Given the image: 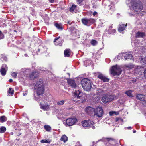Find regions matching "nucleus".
Segmentation results:
<instances>
[{
    "mask_svg": "<svg viewBox=\"0 0 146 146\" xmlns=\"http://www.w3.org/2000/svg\"><path fill=\"white\" fill-rule=\"evenodd\" d=\"M74 96L75 99L73 100L78 103H83L86 98V94L81 93L78 90L74 92Z\"/></svg>",
    "mask_w": 146,
    "mask_h": 146,
    "instance_id": "nucleus-1",
    "label": "nucleus"
},
{
    "mask_svg": "<svg viewBox=\"0 0 146 146\" xmlns=\"http://www.w3.org/2000/svg\"><path fill=\"white\" fill-rule=\"evenodd\" d=\"M82 86L83 89L86 91L90 90L92 87V84L88 78H84L81 81Z\"/></svg>",
    "mask_w": 146,
    "mask_h": 146,
    "instance_id": "nucleus-2",
    "label": "nucleus"
},
{
    "mask_svg": "<svg viewBox=\"0 0 146 146\" xmlns=\"http://www.w3.org/2000/svg\"><path fill=\"white\" fill-rule=\"evenodd\" d=\"M115 97V96L109 94H104L102 97V101L104 103L106 104L114 100Z\"/></svg>",
    "mask_w": 146,
    "mask_h": 146,
    "instance_id": "nucleus-3",
    "label": "nucleus"
},
{
    "mask_svg": "<svg viewBox=\"0 0 146 146\" xmlns=\"http://www.w3.org/2000/svg\"><path fill=\"white\" fill-rule=\"evenodd\" d=\"M111 74L113 75H119L121 74L122 70L120 66L116 65L113 66L110 69Z\"/></svg>",
    "mask_w": 146,
    "mask_h": 146,
    "instance_id": "nucleus-4",
    "label": "nucleus"
},
{
    "mask_svg": "<svg viewBox=\"0 0 146 146\" xmlns=\"http://www.w3.org/2000/svg\"><path fill=\"white\" fill-rule=\"evenodd\" d=\"M34 88L36 90L38 96L42 95L44 93V86L39 87L38 85L37 84L35 86Z\"/></svg>",
    "mask_w": 146,
    "mask_h": 146,
    "instance_id": "nucleus-5",
    "label": "nucleus"
},
{
    "mask_svg": "<svg viewBox=\"0 0 146 146\" xmlns=\"http://www.w3.org/2000/svg\"><path fill=\"white\" fill-rule=\"evenodd\" d=\"M82 21L83 23L85 25L89 26L90 25L95 22V20L92 19H82Z\"/></svg>",
    "mask_w": 146,
    "mask_h": 146,
    "instance_id": "nucleus-6",
    "label": "nucleus"
},
{
    "mask_svg": "<svg viewBox=\"0 0 146 146\" xmlns=\"http://www.w3.org/2000/svg\"><path fill=\"white\" fill-rule=\"evenodd\" d=\"M103 111L102 108L100 106L98 107L95 110V115L98 117H100L103 115Z\"/></svg>",
    "mask_w": 146,
    "mask_h": 146,
    "instance_id": "nucleus-7",
    "label": "nucleus"
},
{
    "mask_svg": "<svg viewBox=\"0 0 146 146\" xmlns=\"http://www.w3.org/2000/svg\"><path fill=\"white\" fill-rule=\"evenodd\" d=\"M94 124V122L90 120H84L82 122V125L84 127H89Z\"/></svg>",
    "mask_w": 146,
    "mask_h": 146,
    "instance_id": "nucleus-8",
    "label": "nucleus"
},
{
    "mask_svg": "<svg viewBox=\"0 0 146 146\" xmlns=\"http://www.w3.org/2000/svg\"><path fill=\"white\" fill-rule=\"evenodd\" d=\"M76 121V118H69L66 119V123L68 126H72L75 123Z\"/></svg>",
    "mask_w": 146,
    "mask_h": 146,
    "instance_id": "nucleus-9",
    "label": "nucleus"
},
{
    "mask_svg": "<svg viewBox=\"0 0 146 146\" xmlns=\"http://www.w3.org/2000/svg\"><path fill=\"white\" fill-rule=\"evenodd\" d=\"M86 111L88 115H95V110L93 108L91 107H88L86 108Z\"/></svg>",
    "mask_w": 146,
    "mask_h": 146,
    "instance_id": "nucleus-10",
    "label": "nucleus"
},
{
    "mask_svg": "<svg viewBox=\"0 0 146 146\" xmlns=\"http://www.w3.org/2000/svg\"><path fill=\"white\" fill-rule=\"evenodd\" d=\"M7 67L5 64H3L0 70V72L2 76H5L6 74Z\"/></svg>",
    "mask_w": 146,
    "mask_h": 146,
    "instance_id": "nucleus-11",
    "label": "nucleus"
},
{
    "mask_svg": "<svg viewBox=\"0 0 146 146\" xmlns=\"http://www.w3.org/2000/svg\"><path fill=\"white\" fill-rule=\"evenodd\" d=\"M67 82L68 84L72 87L75 88L76 87V84L74 80L70 79H68Z\"/></svg>",
    "mask_w": 146,
    "mask_h": 146,
    "instance_id": "nucleus-12",
    "label": "nucleus"
},
{
    "mask_svg": "<svg viewBox=\"0 0 146 146\" xmlns=\"http://www.w3.org/2000/svg\"><path fill=\"white\" fill-rule=\"evenodd\" d=\"M137 98L141 101L146 100V96L142 94H138L136 96Z\"/></svg>",
    "mask_w": 146,
    "mask_h": 146,
    "instance_id": "nucleus-13",
    "label": "nucleus"
},
{
    "mask_svg": "<svg viewBox=\"0 0 146 146\" xmlns=\"http://www.w3.org/2000/svg\"><path fill=\"white\" fill-rule=\"evenodd\" d=\"M144 68L143 67L140 66H137V68L135 69V72L140 74L143 72Z\"/></svg>",
    "mask_w": 146,
    "mask_h": 146,
    "instance_id": "nucleus-14",
    "label": "nucleus"
},
{
    "mask_svg": "<svg viewBox=\"0 0 146 146\" xmlns=\"http://www.w3.org/2000/svg\"><path fill=\"white\" fill-rule=\"evenodd\" d=\"M98 77L102 80L104 82H108L109 81V79L105 77L102 74H99L98 76Z\"/></svg>",
    "mask_w": 146,
    "mask_h": 146,
    "instance_id": "nucleus-15",
    "label": "nucleus"
},
{
    "mask_svg": "<svg viewBox=\"0 0 146 146\" xmlns=\"http://www.w3.org/2000/svg\"><path fill=\"white\" fill-rule=\"evenodd\" d=\"M127 24H126L125 25L123 24H119L118 29V31H122L124 30L127 26Z\"/></svg>",
    "mask_w": 146,
    "mask_h": 146,
    "instance_id": "nucleus-16",
    "label": "nucleus"
},
{
    "mask_svg": "<svg viewBox=\"0 0 146 146\" xmlns=\"http://www.w3.org/2000/svg\"><path fill=\"white\" fill-rule=\"evenodd\" d=\"M40 108L45 111L49 110L50 109L49 106L48 105H41Z\"/></svg>",
    "mask_w": 146,
    "mask_h": 146,
    "instance_id": "nucleus-17",
    "label": "nucleus"
},
{
    "mask_svg": "<svg viewBox=\"0 0 146 146\" xmlns=\"http://www.w3.org/2000/svg\"><path fill=\"white\" fill-rule=\"evenodd\" d=\"M145 35V34L143 32H138L136 33L135 36L137 38H142Z\"/></svg>",
    "mask_w": 146,
    "mask_h": 146,
    "instance_id": "nucleus-18",
    "label": "nucleus"
},
{
    "mask_svg": "<svg viewBox=\"0 0 146 146\" xmlns=\"http://www.w3.org/2000/svg\"><path fill=\"white\" fill-rule=\"evenodd\" d=\"M37 84L38 85L39 87L44 86L43 84V80L42 79H39L37 81L36 84L35 85H36Z\"/></svg>",
    "mask_w": 146,
    "mask_h": 146,
    "instance_id": "nucleus-19",
    "label": "nucleus"
},
{
    "mask_svg": "<svg viewBox=\"0 0 146 146\" xmlns=\"http://www.w3.org/2000/svg\"><path fill=\"white\" fill-rule=\"evenodd\" d=\"M132 55L130 52L126 53V54L124 56L125 60L132 58Z\"/></svg>",
    "mask_w": 146,
    "mask_h": 146,
    "instance_id": "nucleus-20",
    "label": "nucleus"
},
{
    "mask_svg": "<svg viewBox=\"0 0 146 146\" xmlns=\"http://www.w3.org/2000/svg\"><path fill=\"white\" fill-rule=\"evenodd\" d=\"M76 5H73L70 8V12L72 13H76V11H75L76 9Z\"/></svg>",
    "mask_w": 146,
    "mask_h": 146,
    "instance_id": "nucleus-21",
    "label": "nucleus"
},
{
    "mask_svg": "<svg viewBox=\"0 0 146 146\" xmlns=\"http://www.w3.org/2000/svg\"><path fill=\"white\" fill-rule=\"evenodd\" d=\"M70 50L67 49L65 50L64 51V55L65 57H68L70 56Z\"/></svg>",
    "mask_w": 146,
    "mask_h": 146,
    "instance_id": "nucleus-22",
    "label": "nucleus"
},
{
    "mask_svg": "<svg viewBox=\"0 0 146 146\" xmlns=\"http://www.w3.org/2000/svg\"><path fill=\"white\" fill-rule=\"evenodd\" d=\"M104 93V91L100 89H97V94L98 95H101Z\"/></svg>",
    "mask_w": 146,
    "mask_h": 146,
    "instance_id": "nucleus-23",
    "label": "nucleus"
},
{
    "mask_svg": "<svg viewBox=\"0 0 146 146\" xmlns=\"http://www.w3.org/2000/svg\"><path fill=\"white\" fill-rule=\"evenodd\" d=\"M67 140L68 138L65 135H63L60 139L61 141H63L64 142L66 141Z\"/></svg>",
    "mask_w": 146,
    "mask_h": 146,
    "instance_id": "nucleus-24",
    "label": "nucleus"
},
{
    "mask_svg": "<svg viewBox=\"0 0 146 146\" xmlns=\"http://www.w3.org/2000/svg\"><path fill=\"white\" fill-rule=\"evenodd\" d=\"M132 91L131 90H128L125 92V93L129 96L130 97H133L131 94Z\"/></svg>",
    "mask_w": 146,
    "mask_h": 146,
    "instance_id": "nucleus-25",
    "label": "nucleus"
},
{
    "mask_svg": "<svg viewBox=\"0 0 146 146\" xmlns=\"http://www.w3.org/2000/svg\"><path fill=\"white\" fill-rule=\"evenodd\" d=\"M6 131V128L5 127L2 126L0 128V133H4Z\"/></svg>",
    "mask_w": 146,
    "mask_h": 146,
    "instance_id": "nucleus-26",
    "label": "nucleus"
},
{
    "mask_svg": "<svg viewBox=\"0 0 146 146\" xmlns=\"http://www.w3.org/2000/svg\"><path fill=\"white\" fill-rule=\"evenodd\" d=\"M139 60L141 64L143 65H144V64H145L146 61L145 59L143 58H140Z\"/></svg>",
    "mask_w": 146,
    "mask_h": 146,
    "instance_id": "nucleus-27",
    "label": "nucleus"
},
{
    "mask_svg": "<svg viewBox=\"0 0 146 146\" xmlns=\"http://www.w3.org/2000/svg\"><path fill=\"white\" fill-rule=\"evenodd\" d=\"M44 128L47 131H49L51 130V127L49 125H45Z\"/></svg>",
    "mask_w": 146,
    "mask_h": 146,
    "instance_id": "nucleus-28",
    "label": "nucleus"
},
{
    "mask_svg": "<svg viewBox=\"0 0 146 146\" xmlns=\"http://www.w3.org/2000/svg\"><path fill=\"white\" fill-rule=\"evenodd\" d=\"M55 26L58 29H62V27L61 25L58 23H56L55 25Z\"/></svg>",
    "mask_w": 146,
    "mask_h": 146,
    "instance_id": "nucleus-29",
    "label": "nucleus"
},
{
    "mask_svg": "<svg viewBox=\"0 0 146 146\" xmlns=\"http://www.w3.org/2000/svg\"><path fill=\"white\" fill-rule=\"evenodd\" d=\"M64 103V100H62L60 101L57 102V104L58 105L61 106L63 105Z\"/></svg>",
    "mask_w": 146,
    "mask_h": 146,
    "instance_id": "nucleus-30",
    "label": "nucleus"
},
{
    "mask_svg": "<svg viewBox=\"0 0 146 146\" xmlns=\"http://www.w3.org/2000/svg\"><path fill=\"white\" fill-rule=\"evenodd\" d=\"M5 121V117L2 116L0 117V122H3Z\"/></svg>",
    "mask_w": 146,
    "mask_h": 146,
    "instance_id": "nucleus-31",
    "label": "nucleus"
},
{
    "mask_svg": "<svg viewBox=\"0 0 146 146\" xmlns=\"http://www.w3.org/2000/svg\"><path fill=\"white\" fill-rule=\"evenodd\" d=\"M8 93L11 95H13L14 93V90L12 89V88H10L9 89Z\"/></svg>",
    "mask_w": 146,
    "mask_h": 146,
    "instance_id": "nucleus-32",
    "label": "nucleus"
},
{
    "mask_svg": "<svg viewBox=\"0 0 146 146\" xmlns=\"http://www.w3.org/2000/svg\"><path fill=\"white\" fill-rule=\"evenodd\" d=\"M126 67L128 68L129 69H132L134 67V65L131 64H130L125 66Z\"/></svg>",
    "mask_w": 146,
    "mask_h": 146,
    "instance_id": "nucleus-33",
    "label": "nucleus"
},
{
    "mask_svg": "<svg viewBox=\"0 0 146 146\" xmlns=\"http://www.w3.org/2000/svg\"><path fill=\"white\" fill-rule=\"evenodd\" d=\"M50 142V141H49L48 140H42L41 141V142L42 143H49Z\"/></svg>",
    "mask_w": 146,
    "mask_h": 146,
    "instance_id": "nucleus-34",
    "label": "nucleus"
},
{
    "mask_svg": "<svg viewBox=\"0 0 146 146\" xmlns=\"http://www.w3.org/2000/svg\"><path fill=\"white\" fill-rule=\"evenodd\" d=\"M17 73L16 72H13L12 73L11 76L12 77L14 78H16Z\"/></svg>",
    "mask_w": 146,
    "mask_h": 146,
    "instance_id": "nucleus-35",
    "label": "nucleus"
},
{
    "mask_svg": "<svg viewBox=\"0 0 146 146\" xmlns=\"http://www.w3.org/2000/svg\"><path fill=\"white\" fill-rule=\"evenodd\" d=\"M36 73V72H32L31 74H30V77H32L33 78H36V76H35V75Z\"/></svg>",
    "mask_w": 146,
    "mask_h": 146,
    "instance_id": "nucleus-36",
    "label": "nucleus"
},
{
    "mask_svg": "<svg viewBox=\"0 0 146 146\" xmlns=\"http://www.w3.org/2000/svg\"><path fill=\"white\" fill-rule=\"evenodd\" d=\"M1 61H6L7 60V58L5 56H3L1 59Z\"/></svg>",
    "mask_w": 146,
    "mask_h": 146,
    "instance_id": "nucleus-37",
    "label": "nucleus"
},
{
    "mask_svg": "<svg viewBox=\"0 0 146 146\" xmlns=\"http://www.w3.org/2000/svg\"><path fill=\"white\" fill-rule=\"evenodd\" d=\"M91 44L93 46L96 45L97 44V42L95 40H92L91 42Z\"/></svg>",
    "mask_w": 146,
    "mask_h": 146,
    "instance_id": "nucleus-38",
    "label": "nucleus"
},
{
    "mask_svg": "<svg viewBox=\"0 0 146 146\" xmlns=\"http://www.w3.org/2000/svg\"><path fill=\"white\" fill-rule=\"evenodd\" d=\"M4 38V35L0 31V39H3Z\"/></svg>",
    "mask_w": 146,
    "mask_h": 146,
    "instance_id": "nucleus-39",
    "label": "nucleus"
},
{
    "mask_svg": "<svg viewBox=\"0 0 146 146\" xmlns=\"http://www.w3.org/2000/svg\"><path fill=\"white\" fill-rule=\"evenodd\" d=\"M116 112H114V111H111L110 112H109V114L110 116H112L114 114H115V115H117L116 114Z\"/></svg>",
    "mask_w": 146,
    "mask_h": 146,
    "instance_id": "nucleus-40",
    "label": "nucleus"
},
{
    "mask_svg": "<svg viewBox=\"0 0 146 146\" xmlns=\"http://www.w3.org/2000/svg\"><path fill=\"white\" fill-rule=\"evenodd\" d=\"M83 1V0H77V2L78 4H80Z\"/></svg>",
    "mask_w": 146,
    "mask_h": 146,
    "instance_id": "nucleus-41",
    "label": "nucleus"
},
{
    "mask_svg": "<svg viewBox=\"0 0 146 146\" xmlns=\"http://www.w3.org/2000/svg\"><path fill=\"white\" fill-rule=\"evenodd\" d=\"M60 38V37H59L55 38V39L54 40V43L56 41L58 40V39Z\"/></svg>",
    "mask_w": 146,
    "mask_h": 146,
    "instance_id": "nucleus-42",
    "label": "nucleus"
},
{
    "mask_svg": "<svg viewBox=\"0 0 146 146\" xmlns=\"http://www.w3.org/2000/svg\"><path fill=\"white\" fill-rule=\"evenodd\" d=\"M119 120H121V119L119 118H116L115 119V121L117 122Z\"/></svg>",
    "mask_w": 146,
    "mask_h": 146,
    "instance_id": "nucleus-43",
    "label": "nucleus"
},
{
    "mask_svg": "<svg viewBox=\"0 0 146 146\" xmlns=\"http://www.w3.org/2000/svg\"><path fill=\"white\" fill-rule=\"evenodd\" d=\"M97 13L96 12L94 11L93 12V15L95 16L97 14Z\"/></svg>",
    "mask_w": 146,
    "mask_h": 146,
    "instance_id": "nucleus-44",
    "label": "nucleus"
},
{
    "mask_svg": "<svg viewBox=\"0 0 146 146\" xmlns=\"http://www.w3.org/2000/svg\"><path fill=\"white\" fill-rule=\"evenodd\" d=\"M144 74L145 76H146V68L144 70Z\"/></svg>",
    "mask_w": 146,
    "mask_h": 146,
    "instance_id": "nucleus-45",
    "label": "nucleus"
},
{
    "mask_svg": "<svg viewBox=\"0 0 146 146\" xmlns=\"http://www.w3.org/2000/svg\"><path fill=\"white\" fill-rule=\"evenodd\" d=\"M131 127H127V129H131Z\"/></svg>",
    "mask_w": 146,
    "mask_h": 146,
    "instance_id": "nucleus-46",
    "label": "nucleus"
},
{
    "mask_svg": "<svg viewBox=\"0 0 146 146\" xmlns=\"http://www.w3.org/2000/svg\"><path fill=\"white\" fill-rule=\"evenodd\" d=\"M50 2L51 3H53L54 2V0H50Z\"/></svg>",
    "mask_w": 146,
    "mask_h": 146,
    "instance_id": "nucleus-47",
    "label": "nucleus"
},
{
    "mask_svg": "<svg viewBox=\"0 0 146 146\" xmlns=\"http://www.w3.org/2000/svg\"><path fill=\"white\" fill-rule=\"evenodd\" d=\"M13 81V80L11 79H10L9 80V82H12Z\"/></svg>",
    "mask_w": 146,
    "mask_h": 146,
    "instance_id": "nucleus-48",
    "label": "nucleus"
},
{
    "mask_svg": "<svg viewBox=\"0 0 146 146\" xmlns=\"http://www.w3.org/2000/svg\"><path fill=\"white\" fill-rule=\"evenodd\" d=\"M92 128L93 129H94L95 128V127L94 126H92Z\"/></svg>",
    "mask_w": 146,
    "mask_h": 146,
    "instance_id": "nucleus-49",
    "label": "nucleus"
},
{
    "mask_svg": "<svg viewBox=\"0 0 146 146\" xmlns=\"http://www.w3.org/2000/svg\"><path fill=\"white\" fill-rule=\"evenodd\" d=\"M108 139V141H110V140H113V139H111V138H110V139Z\"/></svg>",
    "mask_w": 146,
    "mask_h": 146,
    "instance_id": "nucleus-50",
    "label": "nucleus"
},
{
    "mask_svg": "<svg viewBox=\"0 0 146 146\" xmlns=\"http://www.w3.org/2000/svg\"><path fill=\"white\" fill-rule=\"evenodd\" d=\"M133 133H136V131L135 130H133Z\"/></svg>",
    "mask_w": 146,
    "mask_h": 146,
    "instance_id": "nucleus-51",
    "label": "nucleus"
},
{
    "mask_svg": "<svg viewBox=\"0 0 146 146\" xmlns=\"http://www.w3.org/2000/svg\"><path fill=\"white\" fill-rule=\"evenodd\" d=\"M58 44V43L56 44V43H55V44L56 45H58V44Z\"/></svg>",
    "mask_w": 146,
    "mask_h": 146,
    "instance_id": "nucleus-52",
    "label": "nucleus"
},
{
    "mask_svg": "<svg viewBox=\"0 0 146 146\" xmlns=\"http://www.w3.org/2000/svg\"><path fill=\"white\" fill-rule=\"evenodd\" d=\"M25 55L26 56H27V54H25Z\"/></svg>",
    "mask_w": 146,
    "mask_h": 146,
    "instance_id": "nucleus-53",
    "label": "nucleus"
},
{
    "mask_svg": "<svg viewBox=\"0 0 146 146\" xmlns=\"http://www.w3.org/2000/svg\"><path fill=\"white\" fill-rule=\"evenodd\" d=\"M113 31H114V32H115V29H113Z\"/></svg>",
    "mask_w": 146,
    "mask_h": 146,
    "instance_id": "nucleus-54",
    "label": "nucleus"
},
{
    "mask_svg": "<svg viewBox=\"0 0 146 146\" xmlns=\"http://www.w3.org/2000/svg\"><path fill=\"white\" fill-rule=\"evenodd\" d=\"M62 40H61V42L62 43Z\"/></svg>",
    "mask_w": 146,
    "mask_h": 146,
    "instance_id": "nucleus-55",
    "label": "nucleus"
},
{
    "mask_svg": "<svg viewBox=\"0 0 146 146\" xmlns=\"http://www.w3.org/2000/svg\"><path fill=\"white\" fill-rule=\"evenodd\" d=\"M23 95H25V94L24 93L23 94Z\"/></svg>",
    "mask_w": 146,
    "mask_h": 146,
    "instance_id": "nucleus-56",
    "label": "nucleus"
}]
</instances>
